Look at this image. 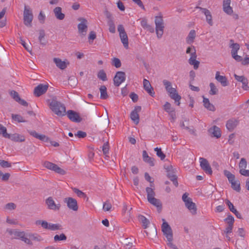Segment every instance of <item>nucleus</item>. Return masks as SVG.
<instances>
[{
    "label": "nucleus",
    "mask_w": 249,
    "mask_h": 249,
    "mask_svg": "<svg viewBox=\"0 0 249 249\" xmlns=\"http://www.w3.org/2000/svg\"><path fill=\"white\" fill-rule=\"evenodd\" d=\"M49 107L57 115L63 116L66 115V107L61 103L53 99L49 103Z\"/></svg>",
    "instance_id": "f257e3e1"
},
{
    "label": "nucleus",
    "mask_w": 249,
    "mask_h": 249,
    "mask_svg": "<svg viewBox=\"0 0 249 249\" xmlns=\"http://www.w3.org/2000/svg\"><path fill=\"white\" fill-rule=\"evenodd\" d=\"M162 82L170 97L176 102H178V105L179 106L180 105L179 101L181 99V96L178 94L176 89L172 87L171 82L167 80H163Z\"/></svg>",
    "instance_id": "f03ea898"
},
{
    "label": "nucleus",
    "mask_w": 249,
    "mask_h": 249,
    "mask_svg": "<svg viewBox=\"0 0 249 249\" xmlns=\"http://www.w3.org/2000/svg\"><path fill=\"white\" fill-rule=\"evenodd\" d=\"M2 134L3 137L8 138L11 140L16 142H23L25 141L24 136L18 133L9 134L7 133V129L5 127L0 124V135Z\"/></svg>",
    "instance_id": "7ed1b4c3"
},
{
    "label": "nucleus",
    "mask_w": 249,
    "mask_h": 249,
    "mask_svg": "<svg viewBox=\"0 0 249 249\" xmlns=\"http://www.w3.org/2000/svg\"><path fill=\"white\" fill-rule=\"evenodd\" d=\"M8 233L15 239H19L28 245H32L33 243L26 237V234L23 231H20L17 229L9 230Z\"/></svg>",
    "instance_id": "20e7f679"
},
{
    "label": "nucleus",
    "mask_w": 249,
    "mask_h": 249,
    "mask_svg": "<svg viewBox=\"0 0 249 249\" xmlns=\"http://www.w3.org/2000/svg\"><path fill=\"white\" fill-rule=\"evenodd\" d=\"M36 225H41V227L45 229L49 230L50 231H57L62 229V226L59 224H53L48 223L45 220H38L36 221Z\"/></svg>",
    "instance_id": "39448f33"
},
{
    "label": "nucleus",
    "mask_w": 249,
    "mask_h": 249,
    "mask_svg": "<svg viewBox=\"0 0 249 249\" xmlns=\"http://www.w3.org/2000/svg\"><path fill=\"white\" fill-rule=\"evenodd\" d=\"M78 20L80 21L77 25L78 33L81 36H85L88 31V21L83 18H79Z\"/></svg>",
    "instance_id": "423d86ee"
},
{
    "label": "nucleus",
    "mask_w": 249,
    "mask_h": 249,
    "mask_svg": "<svg viewBox=\"0 0 249 249\" xmlns=\"http://www.w3.org/2000/svg\"><path fill=\"white\" fill-rule=\"evenodd\" d=\"M118 31L119 33V36L122 43L124 47L126 49L128 48V39L127 35L125 31L124 26L120 24L118 26Z\"/></svg>",
    "instance_id": "0eeeda50"
},
{
    "label": "nucleus",
    "mask_w": 249,
    "mask_h": 249,
    "mask_svg": "<svg viewBox=\"0 0 249 249\" xmlns=\"http://www.w3.org/2000/svg\"><path fill=\"white\" fill-rule=\"evenodd\" d=\"M33 15L32 11L25 6L23 13V19L24 24L28 27H31Z\"/></svg>",
    "instance_id": "6e6552de"
},
{
    "label": "nucleus",
    "mask_w": 249,
    "mask_h": 249,
    "mask_svg": "<svg viewBox=\"0 0 249 249\" xmlns=\"http://www.w3.org/2000/svg\"><path fill=\"white\" fill-rule=\"evenodd\" d=\"M165 169L166 170L167 176L173 181V184L178 186V183L177 180L175 169L173 168L171 165L165 166Z\"/></svg>",
    "instance_id": "1a4fd4ad"
},
{
    "label": "nucleus",
    "mask_w": 249,
    "mask_h": 249,
    "mask_svg": "<svg viewBox=\"0 0 249 249\" xmlns=\"http://www.w3.org/2000/svg\"><path fill=\"white\" fill-rule=\"evenodd\" d=\"M43 166L45 168L53 170L61 175H64L65 174V171L63 169L59 167L56 164L50 161H45L43 163Z\"/></svg>",
    "instance_id": "9d476101"
},
{
    "label": "nucleus",
    "mask_w": 249,
    "mask_h": 249,
    "mask_svg": "<svg viewBox=\"0 0 249 249\" xmlns=\"http://www.w3.org/2000/svg\"><path fill=\"white\" fill-rule=\"evenodd\" d=\"M163 223L161 225V230L167 239L173 238V233L171 228L164 219H162Z\"/></svg>",
    "instance_id": "9b49d317"
},
{
    "label": "nucleus",
    "mask_w": 249,
    "mask_h": 249,
    "mask_svg": "<svg viewBox=\"0 0 249 249\" xmlns=\"http://www.w3.org/2000/svg\"><path fill=\"white\" fill-rule=\"evenodd\" d=\"M49 85L48 84H40L34 89V93L36 96L39 97L44 94L48 90Z\"/></svg>",
    "instance_id": "f8f14e48"
},
{
    "label": "nucleus",
    "mask_w": 249,
    "mask_h": 249,
    "mask_svg": "<svg viewBox=\"0 0 249 249\" xmlns=\"http://www.w3.org/2000/svg\"><path fill=\"white\" fill-rule=\"evenodd\" d=\"M199 161L201 168L205 171L206 173L209 175H211L213 173V171L208 160L203 158H200Z\"/></svg>",
    "instance_id": "ddd939ff"
},
{
    "label": "nucleus",
    "mask_w": 249,
    "mask_h": 249,
    "mask_svg": "<svg viewBox=\"0 0 249 249\" xmlns=\"http://www.w3.org/2000/svg\"><path fill=\"white\" fill-rule=\"evenodd\" d=\"M66 114L68 118L73 122L79 123L82 121V118L79 113L73 110H69Z\"/></svg>",
    "instance_id": "4468645a"
},
{
    "label": "nucleus",
    "mask_w": 249,
    "mask_h": 249,
    "mask_svg": "<svg viewBox=\"0 0 249 249\" xmlns=\"http://www.w3.org/2000/svg\"><path fill=\"white\" fill-rule=\"evenodd\" d=\"M125 79V74L123 71H118L114 77V84L115 86H119Z\"/></svg>",
    "instance_id": "2eb2a0df"
},
{
    "label": "nucleus",
    "mask_w": 249,
    "mask_h": 249,
    "mask_svg": "<svg viewBox=\"0 0 249 249\" xmlns=\"http://www.w3.org/2000/svg\"><path fill=\"white\" fill-rule=\"evenodd\" d=\"M141 110V107L136 106L130 113V118L134 123L137 124L139 123L140 118L139 113Z\"/></svg>",
    "instance_id": "dca6fc26"
},
{
    "label": "nucleus",
    "mask_w": 249,
    "mask_h": 249,
    "mask_svg": "<svg viewBox=\"0 0 249 249\" xmlns=\"http://www.w3.org/2000/svg\"><path fill=\"white\" fill-rule=\"evenodd\" d=\"M235 79L238 81L242 84V88L245 90L249 89V87L248 86V80L243 75H238L236 74H234Z\"/></svg>",
    "instance_id": "f3484780"
},
{
    "label": "nucleus",
    "mask_w": 249,
    "mask_h": 249,
    "mask_svg": "<svg viewBox=\"0 0 249 249\" xmlns=\"http://www.w3.org/2000/svg\"><path fill=\"white\" fill-rule=\"evenodd\" d=\"M196 8L199 9L201 12L205 15L207 23L210 26H212L213 25V22L210 11L206 8H203L200 7H196Z\"/></svg>",
    "instance_id": "a211bd4d"
},
{
    "label": "nucleus",
    "mask_w": 249,
    "mask_h": 249,
    "mask_svg": "<svg viewBox=\"0 0 249 249\" xmlns=\"http://www.w3.org/2000/svg\"><path fill=\"white\" fill-rule=\"evenodd\" d=\"M53 62L56 64V66L61 70H64L67 67V65L69 64L68 61H62L61 59L59 58H54Z\"/></svg>",
    "instance_id": "6ab92c4d"
},
{
    "label": "nucleus",
    "mask_w": 249,
    "mask_h": 249,
    "mask_svg": "<svg viewBox=\"0 0 249 249\" xmlns=\"http://www.w3.org/2000/svg\"><path fill=\"white\" fill-rule=\"evenodd\" d=\"M143 85L144 89L148 92V93H149L151 96H154L155 92L149 81L144 79L143 81Z\"/></svg>",
    "instance_id": "aec40b11"
},
{
    "label": "nucleus",
    "mask_w": 249,
    "mask_h": 249,
    "mask_svg": "<svg viewBox=\"0 0 249 249\" xmlns=\"http://www.w3.org/2000/svg\"><path fill=\"white\" fill-rule=\"evenodd\" d=\"M28 132L31 136H32L34 137H35L36 139H38L42 141H44V142L49 141V139L48 137L44 135L39 134L37 133L36 131L29 130Z\"/></svg>",
    "instance_id": "412c9836"
},
{
    "label": "nucleus",
    "mask_w": 249,
    "mask_h": 249,
    "mask_svg": "<svg viewBox=\"0 0 249 249\" xmlns=\"http://www.w3.org/2000/svg\"><path fill=\"white\" fill-rule=\"evenodd\" d=\"M215 79L220 82L223 87L228 85V81L227 78L225 76L220 75L219 71H216L215 74Z\"/></svg>",
    "instance_id": "4be33fe9"
},
{
    "label": "nucleus",
    "mask_w": 249,
    "mask_h": 249,
    "mask_svg": "<svg viewBox=\"0 0 249 249\" xmlns=\"http://www.w3.org/2000/svg\"><path fill=\"white\" fill-rule=\"evenodd\" d=\"M147 199L149 202H157V199L155 198V193L150 187H147L146 189Z\"/></svg>",
    "instance_id": "5701e85b"
},
{
    "label": "nucleus",
    "mask_w": 249,
    "mask_h": 249,
    "mask_svg": "<svg viewBox=\"0 0 249 249\" xmlns=\"http://www.w3.org/2000/svg\"><path fill=\"white\" fill-rule=\"evenodd\" d=\"M231 0H223V9L224 11L228 15H231L233 12L230 6Z\"/></svg>",
    "instance_id": "b1692460"
},
{
    "label": "nucleus",
    "mask_w": 249,
    "mask_h": 249,
    "mask_svg": "<svg viewBox=\"0 0 249 249\" xmlns=\"http://www.w3.org/2000/svg\"><path fill=\"white\" fill-rule=\"evenodd\" d=\"M209 132L211 133L213 137H216V138H219L221 136V131L220 128L214 125L209 129Z\"/></svg>",
    "instance_id": "393cba45"
},
{
    "label": "nucleus",
    "mask_w": 249,
    "mask_h": 249,
    "mask_svg": "<svg viewBox=\"0 0 249 249\" xmlns=\"http://www.w3.org/2000/svg\"><path fill=\"white\" fill-rule=\"evenodd\" d=\"M238 121L235 119H230L226 123V127L230 131H232L237 125Z\"/></svg>",
    "instance_id": "a878e982"
},
{
    "label": "nucleus",
    "mask_w": 249,
    "mask_h": 249,
    "mask_svg": "<svg viewBox=\"0 0 249 249\" xmlns=\"http://www.w3.org/2000/svg\"><path fill=\"white\" fill-rule=\"evenodd\" d=\"M55 18L59 20H63L65 18V14L62 13V8L56 7L53 10Z\"/></svg>",
    "instance_id": "bb28decb"
},
{
    "label": "nucleus",
    "mask_w": 249,
    "mask_h": 249,
    "mask_svg": "<svg viewBox=\"0 0 249 249\" xmlns=\"http://www.w3.org/2000/svg\"><path fill=\"white\" fill-rule=\"evenodd\" d=\"M196 36V33L195 30H191L186 38V43L188 44H192L194 41Z\"/></svg>",
    "instance_id": "cd10ccee"
},
{
    "label": "nucleus",
    "mask_w": 249,
    "mask_h": 249,
    "mask_svg": "<svg viewBox=\"0 0 249 249\" xmlns=\"http://www.w3.org/2000/svg\"><path fill=\"white\" fill-rule=\"evenodd\" d=\"M142 158L144 161L148 163L150 166H153L154 165V159L148 155L146 151H143Z\"/></svg>",
    "instance_id": "c85d7f7f"
},
{
    "label": "nucleus",
    "mask_w": 249,
    "mask_h": 249,
    "mask_svg": "<svg viewBox=\"0 0 249 249\" xmlns=\"http://www.w3.org/2000/svg\"><path fill=\"white\" fill-rule=\"evenodd\" d=\"M203 102L205 107L210 111H214L215 107L210 102L209 99L205 98L204 96H203Z\"/></svg>",
    "instance_id": "c756f323"
},
{
    "label": "nucleus",
    "mask_w": 249,
    "mask_h": 249,
    "mask_svg": "<svg viewBox=\"0 0 249 249\" xmlns=\"http://www.w3.org/2000/svg\"><path fill=\"white\" fill-rule=\"evenodd\" d=\"M26 237L30 239V241H41L42 240L41 237L37 233H29L26 234Z\"/></svg>",
    "instance_id": "7c9ffc66"
},
{
    "label": "nucleus",
    "mask_w": 249,
    "mask_h": 249,
    "mask_svg": "<svg viewBox=\"0 0 249 249\" xmlns=\"http://www.w3.org/2000/svg\"><path fill=\"white\" fill-rule=\"evenodd\" d=\"M138 220L142 223L144 229H146L150 223L149 220L144 216L140 215L138 216Z\"/></svg>",
    "instance_id": "2f4dec72"
},
{
    "label": "nucleus",
    "mask_w": 249,
    "mask_h": 249,
    "mask_svg": "<svg viewBox=\"0 0 249 249\" xmlns=\"http://www.w3.org/2000/svg\"><path fill=\"white\" fill-rule=\"evenodd\" d=\"M185 207L192 214L195 215L196 213L197 208L196 203H185Z\"/></svg>",
    "instance_id": "473e14b6"
},
{
    "label": "nucleus",
    "mask_w": 249,
    "mask_h": 249,
    "mask_svg": "<svg viewBox=\"0 0 249 249\" xmlns=\"http://www.w3.org/2000/svg\"><path fill=\"white\" fill-rule=\"evenodd\" d=\"M164 24L156 26V32L157 37L160 39L161 38L164 32Z\"/></svg>",
    "instance_id": "72a5a7b5"
},
{
    "label": "nucleus",
    "mask_w": 249,
    "mask_h": 249,
    "mask_svg": "<svg viewBox=\"0 0 249 249\" xmlns=\"http://www.w3.org/2000/svg\"><path fill=\"white\" fill-rule=\"evenodd\" d=\"M155 24L156 26L164 24L161 13H160L158 16L155 17Z\"/></svg>",
    "instance_id": "f704fd0d"
},
{
    "label": "nucleus",
    "mask_w": 249,
    "mask_h": 249,
    "mask_svg": "<svg viewBox=\"0 0 249 249\" xmlns=\"http://www.w3.org/2000/svg\"><path fill=\"white\" fill-rule=\"evenodd\" d=\"M100 98L102 99H106L108 97V95L107 91V88L105 86H101L100 88Z\"/></svg>",
    "instance_id": "c9c22d12"
},
{
    "label": "nucleus",
    "mask_w": 249,
    "mask_h": 249,
    "mask_svg": "<svg viewBox=\"0 0 249 249\" xmlns=\"http://www.w3.org/2000/svg\"><path fill=\"white\" fill-rule=\"evenodd\" d=\"M225 176L228 178L229 181L232 184V182H234L237 180L235 179V176L231 174L230 171L225 170L224 172Z\"/></svg>",
    "instance_id": "e433bc0d"
},
{
    "label": "nucleus",
    "mask_w": 249,
    "mask_h": 249,
    "mask_svg": "<svg viewBox=\"0 0 249 249\" xmlns=\"http://www.w3.org/2000/svg\"><path fill=\"white\" fill-rule=\"evenodd\" d=\"M163 108L164 110L168 113V114H170L173 112H174L175 111V109L174 108H173L171 104L169 103L168 102H166L165 104L163 106Z\"/></svg>",
    "instance_id": "4c0bfd02"
},
{
    "label": "nucleus",
    "mask_w": 249,
    "mask_h": 249,
    "mask_svg": "<svg viewBox=\"0 0 249 249\" xmlns=\"http://www.w3.org/2000/svg\"><path fill=\"white\" fill-rule=\"evenodd\" d=\"M230 47L231 48V54L234 55L237 53L238 50L240 49L239 44L238 43H232Z\"/></svg>",
    "instance_id": "58836bf2"
},
{
    "label": "nucleus",
    "mask_w": 249,
    "mask_h": 249,
    "mask_svg": "<svg viewBox=\"0 0 249 249\" xmlns=\"http://www.w3.org/2000/svg\"><path fill=\"white\" fill-rule=\"evenodd\" d=\"M229 208L231 212L234 213L236 217L238 218L241 219L242 218L241 214L234 208L233 203H227Z\"/></svg>",
    "instance_id": "ea45409f"
},
{
    "label": "nucleus",
    "mask_w": 249,
    "mask_h": 249,
    "mask_svg": "<svg viewBox=\"0 0 249 249\" xmlns=\"http://www.w3.org/2000/svg\"><path fill=\"white\" fill-rule=\"evenodd\" d=\"M45 32L44 30H41L39 32V35L38 36V39L41 44H42L43 45H45L46 44V42L45 40H44V37H45Z\"/></svg>",
    "instance_id": "a19ab883"
},
{
    "label": "nucleus",
    "mask_w": 249,
    "mask_h": 249,
    "mask_svg": "<svg viewBox=\"0 0 249 249\" xmlns=\"http://www.w3.org/2000/svg\"><path fill=\"white\" fill-rule=\"evenodd\" d=\"M109 26V31L111 33H115L116 31L114 21L111 19H109L107 22Z\"/></svg>",
    "instance_id": "79ce46f5"
},
{
    "label": "nucleus",
    "mask_w": 249,
    "mask_h": 249,
    "mask_svg": "<svg viewBox=\"0 0 249 249\" xmlns=\"http://www.w3.org/2000/svg\"><path fill=\"white\" fill-rule=\"evenodd\" d=\"M47 208L51 210H58L60 207V203H46Z\"/></svg>",
    "instance_id": "37998d69"
},
{
    "label": "nucleus",
    "mask_w": 249,
    "mask_h": 249,
    "mask_svg": "<svg viewBox=\"0 0 249 249\" xmlns=\"http://www.w3.org/2000/svg\"><path fill=\"white\" fill-rule=\"evenodd\" d=\"M155 151L156 152V154L161 160H163L165 158V154L162 152L160 148L156 147L154 149Z\"/></svg>",
    "instance_id": "c03bdc74"
},
{
    "label": "nucleus",
    "mask_w": 249,
    "mask_h": 249,
    "mask_svg": "<svg viewBox=\"0 0 249 249\" xmlns=\"http://www.w3.org/2000/svg\"><path fill=\"white\" fill-rule=\"evenodd\" d=\"M12 118L13 120L17 121L18 123H21V122H25L26 121L23 119V118L20 116V115L18 114H12Z\"/></svg>",
    "instance_id": "a18cd8bd"
},
{
    "label": "nucleus",
    "mask_w": 249,
    "mask_h": 249,
    "mask_svg": "<svg viewBox=\"0 0 249 249\" xmlns=\"http://www.w3.org/2000/svg\"><path fill=\"white\" fill-rule=\"evenodd\" d=\"M72 190L79 197L87 198L85 200H88V198H87L85 194L82 192L81 191L75 188H73Z\"/></svg>",
    "instance_id": "49530a36"
},
{
    "label": "nucleus",
    "mask_w": 249,
    "mask_h": 249,
    "mask_svg": "<svg viewBox=\"0 0 249 249\" xmlns=\"http://www.w3.org/2000/svg\"><path fill=\"white\" fill-rule=\"evenodd\" d=\"M210 94L211 95H215L218 92V89L215 87V85L213 83H211L210 84Z\"/></svg>",
    "instance_id": "de8ad7c7"
},
{
    "label": "nucleus",
    "mask_w": 249,
    "mask_h": 249,
    "mask_svg": "<svg viewBox=\"0 0 249 249\" xmlns=\"http://www.w3.org/2000/svg\"><path fill=\"white\" fill-rule=\"evenodd\" d=\"M67 239V237L64 233H61L60 235H55L54 236V241L55 242L66 240Z\"/></svg>",
    "instance_id": "09e8293b"
},
{
    "label": "nucleus",
    "mask_w": 249,
    "mask_h": 249,
    "mask_svg": "<svg viewBox=\"0 0 249 249\" xmlns=\"http://www.w3.org/2000/svg\"><path fill=\"white\" fill-rule=\"evenodd\" d=\"M188 62L190 65L193 66L194 69L196 70L198 68L199 65V62L195 60H188Z\"/></svg>",
    "instance_id": "8fccbe9b"
},
{
    "label": "nucleus",
    "mask_w": 249,
    "mask_h": 249,
    "mask_svg": "<svg viewBox=\"0 0 249 249\" xmlns=\"http://www.w3.org/2000/svg\"><path fill=\"white\" fill-rule=\"evenodd\" d=\"M247 166V162L245 158H241L239 163V167L240 169H246Z\"/></svg>",
    "instance_id": "3c124183"
},
{
    "label": "nucleus",
    "mask_w": 249,
    "mask_h": 249,
    "mask_svg": "<svg viewBox=\"0 0 249 249\" xmlns=\"http://www.w3.org/2000/svg\"><path fill=\"white\" fill-rule=\"evenodd\" d=\"M9 93L11 97L16 101H18L19 100L20 97L18 93L15 90H10Z\"/></svg>",
    "instance_id": "603ef678"
},
{
    "label": "nucleus",
    "mask_w": 249,
    "mask_h": 249,
    "mask_svg": "<svg viewBox=\"0 0 249 249\" xmlns=\"http://www.w3.org/2000/svg\"><path fill=\"white\" fill-rule=\"evenodd\" d=\"M232 188L237 191L239 192L240 190V182L239 180H236L234 182H232V184H231Z\"/></svg>",
    "instance_id": "864d4df0"
},
{
    "label": "nucleus",
    "mask_w": 249,
    "mask_h": 249,
    "mask_svg": "<svg viewBox=\"0 0 249 249\" xmlns=\"http://www.w3.org/2000/svg\"><path fill=\"white\" fill-rule=\"evenodd\" d=\"M16 205L15 203H7L4 207V209L5 211H11L15 209Z\"/></svg>",
    "instance_id": "5fc2aeb1"
},
{
    "label": "nucleus",
    "mask_w": 249,
    "mask_h": 249,
    "mask_svg": "<svg viewBox=\"0 0 249 249\" xmlns=\"http://www.w3.org/2000/svg\"><path fill=\"white\" fill-rule=\"evenodd\" d=\"M98 77L103 81L107 80L106 74L103 70H100L98 72Z\"/></svg>",
    "instance_id": "6e6d98bb"
},
{
    "label": "nucleus",
    "mask_w": 249,
    "mask_h": 249,
    "mask_svg": "<svg viewBox=\"0 0 249 249\" xmlns=\"http://www.w3.org/2000/svg\"><path fill=\"white\" fill-rule=\"evenodd\" d=\"M103 209L105 212L111 211L113 209L111 203H104Z\"/></svg>",
    "instance_id": "4d7b16f0"
},
{
    "label": "nucleus",
    "mask_w": 249,
    "mask_h": 249,
    "mask_svg": "<svg viewBox=\"0 0 249 249\" xmlns=\"http://www.w3.org/2000/svg\"><path fill=\"white\" fill-rule=\"evenodd\" d=\"M186 53L190 54V56L194 53H196V48L194 46H189L187 48Z\"/></svg>",
    "instance_id": "13d9d810"
},
{
    "label": "nucleus",
    "mask_w": 249,
    "mask_h": 249,
    "mask_svg": "<svg viewBox=\"0 0 249 249\" xmlns=\"http://www.w3.org/2000/svg\"><path fill=\"white\" fill-rule=\"evenodd\" d=\"M225 221L227 222L228 225L233 226L234 219L232 215H229L228 217L225 219Z\"/></svg>",
    "instance_id": "bf43d9fd"
},
{
    "label": "nucleus",
    "mask_w": 249,
    "mask_h": 249,
    "mask_svg": "<svg viewBox=\"0 0 249 249\" xmlns=\"http://www.w3.org/2000/svg\"><path fill=\"white\" fill-rule=\"evenodd\" d=\"M112 65L117 68H120L121 66V61L117 58H114L112 60Z\"/></svg>",
    "instance_id": "052dcab7"
},
{
    "label": "nucleus",
    "mask_w": 249,
    "mask_h": 249,
    "mask_svg": "<svg viewBox=\"0 0 249 249\" xmlns=\"http://www.w3.org/2000/svg\"><path fill=\"white\" fill-rule=\"evenodd\" d=\"M68 207L73 211H76L78 209L77 203H67Z\"/></svg>",
    "instance_id": "680f3d73"
},
{
    "label": "nucleus",
    "mask_w": 249,
    "mask_h": 249,
    "mask_svg": "<svg viewBox=\"0 0 249 249\" xmlns=\"http://www.w3.org/2000/svg\"><path fill=\"white\" fill-rule=\"evenodd\" d=\"M10 176V174L5 173L3 174L0 171V178H1L3 181H7L9 179Z\"/></svg>",
    "instance_id": "e2e57ef3"
},
{
    "label": "nucleus",
    "mask_w": 249,
    "mask_h": 249,
    "mask_svg": "<svg viewBox=\"0 0 249 249\" xmlns=\"http://www.w3.org/2000/svg\"><path fill=\"white\" fill-rule=\"evenodd\" d=\"M96 35L94 32L91 31L89 33L88 38L90 43H92L93 40L96 38Z\"/></svg>",
    "instance_id": "0e129e2a"
},
{
    "label": "nucleus",
    "mask_w": 249,
    "mask_h": 249,
    "mask_svg": "<svg viewBox=\"0 0 249 249\" xmlns=\"http://www.w3.org/2000/svg\"><path fill=\"white\" fill-rule=\"evenodd\" d=\"M0 165L4 168L10 167L11 166L10 163L4 160H0Z\"/></svg>",
    "instance_id": "69168bd1"
},
{
    "label": "nucleus",
    "mask_w": 249,
    "mask_h": 249,
    "mask_svg": "<svg viewBox=\"0 0 249 249\" xmlns=\"http://www.w3.org/2000/svg\"><path fill=\"white\" fill-rule=\"evenodd\" d=\"M102 150L104 154L106 156H107V154L108 153L109 151V145L107 143H104L102 147Z\"/></svg>",
    "instance_id": "338daca9"
},
{
    "label": "nucleus",
    "mask_w": 249,
    "mask_h": 249,
    "mask_svg": "<svg viewBox=\"0 0 249 249\" xmlns=\"http://www.w3.org/2000/svg\"><path fill=\"white\" fill-rule=\"evenodd\" d=\"M167 239L168 242L167 245H168V247H169L172 249H178L177 247L172 243L173 238H171V239Z\"/></svg>",
    "instance_id": "774afa93"
}]
</instances>
